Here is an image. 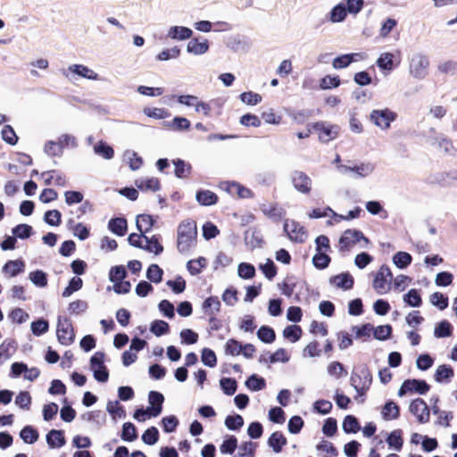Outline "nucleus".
<instances>
[{
	"instance_id": "49530a36",
	"label": "nucleus",
	"mask_w": 457,
	"mask_h": 457,
	"mask_svg": "<svg viewBox=\"0 0 457 457\" xmlns=\"http://www.w3.org/2000/svg\"><path fill=\"white\" fill-rule=\"evenodd\" d=\"M283 336L292 343H295L301 338L302 328L297 325H290L284 328Z\"/></svg>"
},
{
	"instance_id": "39448f33",
	"label": "nucleus",
	"mask_w": 457,
	"mask_h": 457,
	"mask_svg": "<svg viewBox=\"0 0 457 457\" xmlns=\"http://www.w3.org/2000/svg\"><path fill=\"white\" fill-rule=\"evenodd\" d=\"M375 164L370 162L339 164L337 171L343 175L351 174L353 179H363L373 173Z\"/></svg>"
},
{
	"instance_id": "603ef678",
	"label": "nucleus",
	"mask_w": 457,
	"mask_h": 457,
	"mask_svg": "<svg viewBox=\"0 0 457 457\" xmlns=\"http://www.w3.org/2000/svg\"><path fill=\"white\" fill-rule=\"evenodd\" d=\"M382 416L386 420L396 419L399 416V407L394 402L386 403L382 410Z\"/></svg>"
},
{
	"instance_id": "e433bc0d",
	"label": "nucleus",
	"mask_w": 457,
	"mask_h": 457,
	"mask_svg": "<svg viewBox=\"0 0 457 457\" xmlns=\"http://www.w3.org/2000/svg\"><path fill=\"white\" fill-rule=\"evenodd\" d=\"M15 351L13 341H4L0 345V365L9 360Z\"/></svg>"
},
{
	"instance_id": "79ce46f5",
	"label": "nucleus",
	"mask_w": 457,
	"mask_h": 457,
	"mask_svg": "<svg viewBox=\"0 0 457 457\" xmlns=\"http://www.w3.org/2000/svg\"><path fill=\"white\" fill-rule=\"evenodd\" d=\"M20 436L26 444H34L38 439L37 431L31 426H25L20 432Z\"/></svg>"
},
{
	"instance_id": "37998d69",
	"label": "nucleus",
	"mask_w": 457,
	"mask_h": 457,
	"mask_svg": "<svg viewBox=\"0 0 457 457\" xmlns=\"http://www.w3.org/2000/svg\"><path fill=\"white\" fill-rule=\"evenodd\" d=\"M206 265L207 260L204 257H199L197 259L188 261L187 263V269L191 275H197Z\"/></svg>"
},
{
	"instance_id": "f8f14e48",
	"label": "nucleus",
	"mask_w": 457,
	"mask_h": 457,
	"mask_svg": "<svg viewBox=\"0 0 457 457\" xmlns=\"http://www.w3.org/2000/svg\"><path fill=\"white\" fill-rule=\"evenodd\" d=\"M284 230L292 241L303 243L307 238V233L304 228L295 220H286Z\"/></svg>"
},
{
	"instance_id": "2eb2a0df",
	"label": "nucleus",
	"mask_w": 457,
	"mask_h": 457,
	"mask_svg": "<svg viewBox=\"0 0 457 457\" xmlns=\"http://www.w3.org/2000/svg\"><path fill=\"white\" fill-rule=\"evenodd\" d=\"M220 187L229 195H237L240 198H249L252 196L250 189L234 181H223L220 184Z\"/></svg>"
},
{
	"instance_id": "864d4df0",
	"label": "nucleus",
	"mask_w": 457,
	"mask_h": 457,
	"mask_svg": "<svg viewBox=\"0 0 457 457\" xmlns=\"http://www.w3.org/2000/svg\"><path fill=\"white\" fill-rule=\"evenodd\" d=\"M237 275L243 279H250L255 276V268L247 262H241L237 268Z\"/></svg>"
},
{
	"instance_id": "09e8293b",
	"label": "nucleus",
	"mask_w": 457,
	"mask_h": 457,
	"mask_svg": "<svg viewBox=\"0 0 457 457\" xmlns=\"http://www.w3.org/2000/svg\"><path fill=\"white\" fill-rule=\"evenodd\" d=\"M239 98L243 104L247 105H256L262 100V97L260 94L253 91L243 92L240 94Z\"/></svg>"
},
{
	"instance_id": "412c9836",
	"label": "nucleus",
	"mask_w": 457,
	"mask_h": 457,
	"mask_svg": "<svg viewBox=\"0 0 457 457\" xmlns=\"http://www.w3.org/2000/svg\"><path fill=\"white\" fill-rule=\"evenodd\" d=\"M431 145L436 146L441 152L447 155H453L456 152L452 140L443 135L433 137Z\"/></svg>"
},
{
	"instance_id": "f03ea898",
	"label": "nucleus",
	"mask_w": 457,
	"mask_h": 457,
	"mask_svg": "<svg viewBox=\"0 0 457 457\" xmlns=\"http://www.w3.org/2000/svg\"><path fill=\"white\" fill-rule=\"evenodd\" d=\"M429 59L423 53H414L409 59V74L411 78L423 80L428 75Z\"/></svg>"
},
{
	"instance_id": "de8ad7c7",
	"label": "nucleus",
	"mask_w": 457,
	"mask_h": 457,
	"mask_svg": "<svg viewBox=\"0 0 457 457\" xmlns=\"http://www.w3.org/2000/svg\"><path fill=\"white\" fill-rule=\"evenodd\" d=\"M386 443L391 448L395 451H400L403 444L402 432L400 430H394L391 432L386 438Z\"/></svg>"
},
{
	"instance_id": "f704fd0d",
	"label": "nucleus",
	"mask_w": 457,
	"mask_h": 457,
	"mask_svg": "<svg viewBox=\"0 0 457 457\" xmlns=\"http://www.w3.org/2000/svg\"><path fill=\"white\" fill-rule=\"evenodd\" d=\"M143 112L147 117L155 120H163L170 116V112L165 108L145 107L143 109Z\"/></svg>"
},
{
	"instance_id": "473e14b6",
	"label": "nucleus",
	"mask_w": 457,
	"mask_h": 457,
	"mask_svg": "<svg viewBox=\"0 0 457 457\" xmlns=\"http://www.w3.org/2000/svg\"><path fill=\"white\" fill-rule=\"evenodd\" d=\"M137 228L141 234L147 233L154 226V220L151 215L141 214L137 217Z\"/></svg>"
},
{
	"instance_id": "f257e3e1",
	"label": "nucleus",
	"mask_w": 457,
	"mask_h": 457,
	"mask_svg": "<svg viewBox=\"0 0 457 457\" xmlns=\"http://www.w3.org/2000/svg\"><path fill=\"white\" fill-rule=\"evenodd\" d=\"M197 228L194 220H184L178 228V250L181 253H187L196 245Z\"/></svg>"
},
{
	"instance_id": "2f4dec72",
	"label": "nucleus",
	"mask_w": 457,
	"mask_h": 457,
	"mask_svg": "<svg viewBox=\"0 0 457 457\" xmlns=\"http://www.w3.org/2000/svg\"><path fill=\"white\" fill-rule=\"evenodd\" d=\"M454 375L453 370L451 366L446 364L439 365L435 373V379L436 382L442 383L449 381Z\"/></svg>"
},
{
	"instance_id": "a19ab883",
	"label": "nucleus",
	"mask_w": 457,
	"mask_h": 457,
	"mask_svg": "<svg viewBox=\"0 0 457 457\" xmlns=\"http://www.w3.org/2000/svg\"><path fill=\"white\" fill-rule=\"evenodd\" d=\"M373 326L370 323L361 325V326H354L352 328V331L355 335V338L362 339L366 341L369 339L372 334Z\"/></svg>"
},
{
	"instance_id": "4be33fe9",
	"label": "nucleus",
	"mask_w": 457,
	"mask_h": 457,
	"mask_svg": "<svg viewBox=\"0 0 457 457\" xmlns=\"http://www.w3.org/2000/svg\"><path fill=\"white\" fill-rule=\"evenodd\" d=\"M329 282L337 288L348 290L353 286V278L351 274L345 272L331 277Z\"/></svg>"
},
{
	"instance_id": "a18cd8bd",
	"label": "nucleus",
	"mask_w": 457,
	"mask_h": 457,
	"mask_svg": "<svg viewBox=\"0 0 457 457\" xmlns=\"http://www.w3.org/2000/svg\"><path fill=\"white\" fill-rule=\"evenodd\" d=\"M94 152L97 155H101L103 158L106 160H110L113 157L114 151L112 146L108 145L106 143L100 141L96 145H94Z\"/></svg>"
},
{
	"instance_id": "bb28decb",
	"label": "nucleus",
	"mask_w": 457,
	"mask_h": 457,
	"mask_svg": "<svg viewBox=\"0 0 457 457\" xmlns=\"http://www.w3.org/2000/svg\"><path fill=\"white\" fill-rule=\"evenodd\" d=\"M42 177L45 178V183L46 185H54L64 187L66 185L65 176L59 171H46L42 173Z\"/></svg>"
},
{
	"instance_id": "0eeeda50",
	"label": "nucleus",
	"mask_w": 457,
	"mask_h": 457,
	"mask_svg": "<svg viewBox=\"0 0 457 457\" xmlns=\"http://www.w3.org/2000/svg\"><path fill=\"white\" fill-rule=\"evenodd\" d=\"M397 114L388 108L373 110L370 112V120L380 129L387 130L390 125L395 120Z\"/></svg>"
},
{
	"instance_id": "c85d7f7f",
	"label": "nucleus",
	"mask_w": 457,
	"mask_h": 457,
	"mask_svg": "<svg viewBox=\"0 0 457 457\" xmlns=\"http://www.w3.org/2000/svg\"><path fill=\"white\" fill-rule=\"evenodd\" d=\"M46 442L50 448H61L65 445V438L62 431L52 429L46 435Z\"/></svg>"
},
{
	"instance_id": "b1692460",
	"label": "nucleus",
	"mask_w": 457,
	"mask_h": 457,
	"mask_svg": "<svg viewBox=\"0 0 457 457\" xmlns=\"http://www.w3.org/2000/svg\"><path fill=\"white\" fill-rule=\"evenodd\" d=\"M346 16L347 12L345 4L344 2H340L330 10L328 19L331 23H340L346 19Z\"/></svg>"
},
{
	"instance_id": "bf43d9fd",
	"label": "nucleus",
	"mask_w": 457,
	"mask_h": 457,
	"mask_svg": "<svg viewBox=\"0 0 457 457\" xmlns=\"http://www.w3.org/2000/svg\"><path fill=\"white\" fill-rule=\"evenodd\" d=\"M256 444L249 441L239 445L236 457H253Z\"/></svg>"
},
{
	"instance_id": "e2e57ef3",
	"label": "nucleus",
	"mask_w": 457,
	"mask_h": 457,
	"mask_svg": "<svg viewBox=\"0 0 457 457\" xmlns=\"http://www.w3.org/2000/svg\"><path fill=\"white\" fill-rule=\"evenodd\" d=\"M137 437V429L136 427L130 423L126 422L123 424L122 433H121V438L124 441L132 442L136 440Z\"/></svg>"
},
{
	"instance_id": "ea45409f",
	"label": "nucleus",
	"mask_w": 457,
	"mask_h": 457,
	"mask_svg": "<svg viewBox=\"0 0 457 457\" xmlns=\"http://www.w3.org/2000/svg\"><path fill=\"white\" fill-rule=\"evenodd\" d=\"M411 255L406 252H397L393 256L394 264L401 270L407 268L411 263Z\"/></svg>"
},
{
	"instance_id": "6e6d98bb",
	"label": "nucleus",
	"mask_w": 457,
	"mask_h": 457,
	"mask_svg": "<svg viewBox=\"0 0 457 457\" xmlns=\"http://www.w3.org/2000/svg\"><path fill=\"white\" fill-rule=\"evenodd\" d=\"M82 285L83 281L80 278L73 277L70 280L69 285L64 288L62 294V296L65 298L71 296L74 292L79 291L82 287Z\"/></svg>"
},
{
	"instance_id": "c756f323",
	"label": "nucleus",
	"mask_w": 457,
	"mask_h": 457,
	"mask_svg": "<svg viewBox=\"0 0 457 457\" xmlns=\"http://www.w3.org/2000/svg\"><path fill=\"white\" fill-rule=\"evenodd\" d=\"M377 66L381 71H391L394 68V54L389 52L381 53L376 61Z\"/></svg>"
},
{
	"instance_id": "7ed1b4c3",
	"label": "nucleus",
	"mask_w": 457,
	"mask_h": 457,
	"mask_svg": "<svg viewBox=\"0 0 457 457\" xmlns=\"http://www.w3.org/2000/svg\"><path fill=\"white\" fill-rule=\"evenodd\" d=\"M62 74L70 81H74L78 79H85L92 81L100 79L98 73L93 69L87 65L79 63L69 65L66 69L62 71Z\"/></svg>"
},
{
	"instance_id": "cd10ccee",
	"label": "nucleus",
	"mask_w": 457,
	"mask_h": 457,
	"mask_svg": "<svg viewBox=\"0 0 457 457\" xmlns=\"http://www.w3.org/2000/svg\"><path fill=\"white\" fill-rule=\"evenodd\" d=\"M204 313L210 317L215 316L220 310V302L216 296H210L203 303Z\"/></svg>"
},
{
	"instance_id": "5701e85b",
	"label": "nucleus",
	"mask_w": 457,
	"mask_h": 457,
	"mask_svg": "<svg viewBox=\"0 0 457 457\" xmlns=\"http://www.w3.org/2000/svg\"><path fill=\"white\" fill-rule=\"evenodd\" d=\"M25 263L21 260L8 261L3 267V272L8 278L16 277L18 274L24 271Z\"/></svg>"
},
{
	"instance_id": "69168bd1",
	"label": "nucleus",
	"mask_w": 457,
	"mask_h": 457,
	"mask_svg": "<svg viewBox=\"0 0 457 457\" xmlns=\"http://www.w3.org/2000/svg\"><path fill=\"white\" fill-rule=\"evenodd\" d=\"M125 158L132 170H138L142 165V158L134 151L128 150L125 152Z\"/></svg>"
},
{
	"instance_id": "13d9d810",
	"label": "nucleus",
	"mask_w": 457,
	"mask_h": 457,
	"mask_svg": "<svg viewBox=\"0 0 457 457\" xmlns=\"http://www.w3.org/2000/svg\"><path fill=\"white\" fill-rule=\"evenodd\" d=\"M166 126L174 130H187L190 128V121L184 117H175Z\"/></svg>"
},
{
	"instance_id": "774afa93",
	"label": "nucleus",
	"mask_w": 457,
	"mask_h": 457,
	"mask_svg": "<svg viewBox=\"0 0 457 457\" xmlns=\"http://www.w3.org/2000/svg\"><path fill=\"white\" fill-rule=\"evenodd\" d=\"M317 450L324 454V457H337V451L328 441H322L317 445Z\"/></svg>"
},
{
	"instance_id": "6e6552de",
	"label": "nucleus",
	"mask_w": 457,
	"mask_h": 457,
	"mask_svg": "<svg viewBox=\"0 0 457 457\" xmlns=\"http://www.w3.org/2000/svg\"><path fill=\"white\" fill-rule=\"evenodd\" d=\"M90 370L94 374V378L102 383L109 378L108 370L104 365V353L96 352L90 359Z\"/></svg>"
},
{
	"instance_id": "680f3d73",
	"label": "nucleus",
	"mask_w": 457,
	"mask_h": 457,
	"mask_svg": "<svg viewBox=\"0 0 457 457\" xmlns=\"http://www.w3.org/2000/svg\"><path fill=\"white\" fill-rule=\"evenodd\" d=\"M14 237L20 239L29 238L32 233V227L28 224H20L12 229Z\"/></svg>"
},
{
	"instance_id": "58836bf2",
	"label": "nucleus",
	"mask_w": 457,
	"mask_h": 457,
	"mask_svg": "<svg viewBox=\"0 0 457 457\" xmlns=\"http://www.w3.org/2000/svg\"><path fill=\"white\" fill-rule=\"evenodd\" d=\"M142 249L155 254L161 253L163 250L155 236H153L152 237H147L146 236L144 237V247H142Z\"/></svg>"
},
{
	"instance_id": "5fc2aeb1",
	"label": "nucleus",
	"mask_w": 457,
	"mask_h": 457,
	"mask_svg": "<svg viewBox=\"0 0 457 457\" xmlns=\"http://www.w3.org/2000/svg\"><path fill=\"white\" fill-rule=\"evenodd\" d=\"M392 334V327L390 325H381L373 327L372 335L374 338L383 341L390 337Z\"/></svg>"
},
{
	"instance_id": "dca6fc26",
	"label": "nucleus",
	"mask_w": 457,
	"mask_h": 457,
	"mask_svg": "<svg viewBox=\"0 0 457 457\" xmlns=\"http://www.w3.org/2000/svg\"><path fill=\"white\" fill-rule=\"evenodd\" d=\"M223 106V102L220 99H212L209 102L203 101L201 99L198 100L195 112L199 114H203L205 117H210L212 114L213 109H220ZM220 113V112H218Z\"/></svg>"
},
{
	"instance_id": "aec40b11",
	"label": "nucleus",
	"mask_w": 457,
	"mask_h": 457,
	"mask_svg": "<svg viewBox=\"0 0 457 457\" xmlns=\"http://www.w3.org/2000/svg\"><path fill=\"white\" fill-rule=\"evenodd\" d=\"M209 41L204 38L195 37L187 45V52L193 55H203L209 51Z\"/></svg>"
},
{
	"instance_id": "393cba45",
	"label": "nucleus",
	"mask_w": 457,
	"mask_h": 457,
	"mask_svg": "<svg viewBox=\"0 0 457 457\" xmlns=\"http://www.w3.org/2000/svg\"><path fill=\"white\" fill-rule=\"evenodd\" d=\"M135 185L142 191L155 192L160 188V182L156 178H139L135 181Z\"/></svg>"
},
{
	"instance_id": "1a4fd4ad",
	"label": "nucleus",
	"mask_w": 457,
	"mask_h": 457,
	"mask_svg": "<svg viewBox=\"0 0 457 457\" xmlns=\"http://www.w3.org/2000/svg\"><path fill=\"white\" fill-rule=\"evenodd\" d=\"M56 334L58 341L63 345H69L74 341L73 327L68 318L58 320Z\"/></svg>"
},
{
	"instance_id": "72a5a7b5",
	"label": "nucleus",
	"mask_w": 457,
	"mask_h": 457,
	"mask_svg": "<svg viewBox=\"0 0 457 457\" xmlns=\"http://www.w3.org/2000/svg\"><path fill=\"white\" fill-rule=\"evenodd\" d=\"M397 26V21L394 18H386L384 20L378 29V36L382 39H386L389 37L390 33L395 29Z\"/></svg>"
},
{
	"instance_id": "a211bd4d",
	"label": "nucleus",
	"mask_w": 457,
	"mask_h": 457,
	"mask_svg": "<svg viewBox=\"0 0 457 457\" xmlns=\"http://www.w3.org/2000/svg\"><path fill=\"white\" fill-rule=\"evenodd\" d=\"M365 58L362 53L345 54L336 57L332 62V67L336 70L348 67L352 62L363 60Z\"/></svg>"
},
{
	"instance_id": "4468645a",
	"label": "nucleus",
	"mask_w": 457,
	"mask_h": 457,
	"mask_svg": "<svg viewBox=\"0 0 457 457\" xmlns=\"http://www.w3.org/2000/svg\"><path fill=\"white\" fill-rule=\"evenodd\" d=\"M410 411L416 416L420 423H427L429 420V409L427 403L420 398L413 400L410 404Z\"/></svg>"
},
{
	"instance_id": "c9c22d12",
	"label": "nucleus",
	"mask_w": 457,
	"mask_h": 457,
	"mask_svg": "<svg viewBox=\"0 0 457 457\" xmlns=\"http://www.w3.org/2000/svg\"><path fill=\"white\" fill-rule=\"evenodd\" d=\"M108 228L112 233L123 236L127 230V221L123 218L112 219L109 221Z\"/></svg>"
},
{
	"instance_id": "ddd939ff",
	"label": "nucleus",
	"mask_w": 457,
	"mask_h": 457,
	"mask_svg": "<svg viewBox=\"0 0 457 457\" xmlns=\"http://www.w3.org/2000/svg\"><path fill=\"white\" fill-rule=\"evenodd\" d=\"M429 390V386L424 380L408 379L401 386L398 395L403 396L409 392H416L420 395H425Z\"/></svg>"
},
{
	"instance_id": "a878e982",
	"label": "nucleus",
	"mask_w": 457,
	"mask_h": 457,
	"mask_svg": "<svg viewBox=\"0 0 457 457\" xmlns=\"http://www.w3.org/2000/svg\"><path fill=\"white\" fill-rule=\"evenodd\" d=\"M261 210L265 216L274 220H279L286 214L285 210L278 204H262Z\"/></svg>"
},
{
	"instance_id": "8fccbe9b",
	"label": "nucleus",
	"mask_w": 457,
	"mask_h": 457,
	"mask_svg": "<svg viewBox=\"0 0 457 457\" xmlns=\"http://www.w3.org/2000/svg\"><path fill=\"white\" fill-rule=\"evenodd\" d=\"M257 337L262 342L266 344L272 343L276 338L274 330L268 326H262L257 331Z\"/></svg>"
},
{
	"instance_id": "c03bdc74",
	"label": "nucleus",
	"mask_w": 457,
	"mask_h": 457,
	"mask_svg": "<svg viewBox=\"0 0 457 457\" xmlns=\"http://www.w3.org/2000/svg\"><path fill=\"white\" fill-rule=\"evenodd\" d=\"M452 325L447 320L437 323L434 328V336L436 338L447 337L452 335Z\"/></svg>"
},
{
	"instance_id": "6ab92c4d",
	"label": "nucleus",
	"mask_w": 457,
	"mask_h": 457,
	"mask_svg": "<svg viewBox=\"0 0 457 457\" xmlns=\"http://www.w3.org/2000/svg\"><path fill=\"white\" fill-rule=\"evenodd\" d=\"M193 30L187 27L173 25L167 29L166 37L171 40L184 41L192 37Z\"/></svg>"
},
{
	"instance_id": "4d7b16f0",
	"label": "nucleus",
	"mask_w": 457,
	"mask_h": 457,
	"mask_svg": "<svg viewBox=\"0 0 457 457\" xmlns=\"http://www.w3.org/2000/svg\"><path fill=\"white\" fill-rule=\"evenodd\" d=\"M403 301L411 307L420 306L422 301L417 289H411L403 295Z\"/></svg>"
},
{
	"instance_id": "338daca9",
	"label": "nucleus",
	"mask_w": 457,
	"mask_h": 457,
	"mask_svg": "<svg viewBox=\"0 0 457 457\" xmlns=\"http://www.w3.org/2000/svg\"><path fill=\"white\" fill-rule=\"evenodd\" d=\"M146 278L154 283L162 281V270L156 264H151L146 271Z\"/></svg>"
},
{
	"instance_id": "0e129e2a",
	"label": "nucleus",
	"mask_w": 457,
	"mask_h": 457,
	"mask_svg": "<svg viewBox=\"0 0 457 457\" xmlns=\"http://www.w3.org/2000/svg\"><path fill=\"white\" fill-rule=\"evenodd\" d=\"M180 55V49L178 46H173L171 48L163 49L161 51L156 59L158 61H168L170 59H177Z\"/></svg>"
},
{
	"instance_id": "f3484780",
	"label": "nucleus",
	"mask_w": 457,
	"mask_h": 457,
	"mask_svg": "<svg viewBox=\"0 0 457 457\" xmlns=\"http://www.w3.org/2000/svg\"><path fill=\"white\" fill-rule=\"evenodd\" d=\"M292 181L295 188L303 194H308L312 189V179L303 171H295Z\"/></svg>"
},
{
	"instance_id": "20e7f679",
	"label": "nucleus",
	"mask_w": 457,
	"mask_h": 457,
	"mask_svg": "<svg viewBox=\"0 0 457 457\" xmlns=\"http://www.w3.org/2000/svg\"><path fill=\"white\" fill-rule=\"evenodd\" d=\"M351 386L358 395L362 396L372 383V375L366 365H362L353 372L350 378Z\"/></svg>"
},
{
	"instance_id": "3c124183",
	"label": "nucleus",
	"mask_w": 457,
	"mask_h": 457,
	"mask_svg": "<svg viewBox=\"0 0 457 457\" xmlns=\"http://www.w3.org/2000/svg\"><path fill=\"white\" fill-rule=\"evenodd\" d=\"M327 371H328V375H330L331 377H334L337 379H338L344 376H346V374H347L343 364L340 363L339 361L330 362L327 367Z\"/></svg>"
},
{
	"instance_id": "9b49d317",
	"label": "nucleus",
	"mask_w": 457,
	"mask_h": 457,
	"mask_svg": "<svg viewBox=\"0 0 457 457\" xmlns=\"http://www.w3.org/2000/svg\"><path fill=\"white\" fill-rule=\"evenodd\" d=\"M312 128L319 135V139L323 143H328L337 137L339 127L337 125H329L325 122H316Z\"/></svg>"
},
{
	"instance_id": "7c9ffc66",
	"label": "nucleus",
	"mask_w": 457,
	"mask_h": 457,
	"mask_svg": "<svg viewBox=\"0 0 457 457\" xmlns=\"http://www.w3.org/2000/svg\"><path fill=\"white\" fill-rule=\"evenodd\" d=\"M196 201L204 206H209L215 204L218 200V196L215 193L210 190H200L196 193L195 195Z\"/></svg>"
},
{
	"instance_id": "423d86ee",
	"label": "nucleus",
	"mask_w": 457,
	"mask_h": 457,
	"mask_svg": "<svg viewBox=\"0 0 457 457\" xmlns=\"http://www.w3.org/2000/svg\"><path fill=\"white\" fill-rule=\"evenodd\" d=\"M392 272L388 266L382 265L375 274L373 288L378 295H385L389 292L392 283Z\"/></svg>"
},
{
	"instance_id": "4c0bfd02",
	"label": "nucleus",
	"mask_w": 457,
	"mask_h": 457,
	"mask_svg": "<svg viewBox=\"0 0 457 457\" xmlns=\"http://www.w3.org/2000/svg\"><path fill=\"white\" fill-rule=\"evenodd\" d=\"M269 445L274 452L279 453L282 447L287 444V439L280 432H274L269 438Z\"/></svg>"
},
{
	"instance_id": "052dcab7",
	"label": "nucleus",
	"mask_w": 457,
	"mask_h": 457,
	"mask_svg": "<svg viewBox=\"0 0 457 457\" xmlns=\"http://www.w3.org/2000/svg\"><path fill=\"white\" fill-rule=\"evenodd\" d=\"M342 427L345 433H356L360 429L357 419L352 415H347L345 418Z\"/></svg>"
},
{
	"instance_id": "9d476101",
	"label": "nucleus",
	"mask_w": 457,
	"mask_h": 457,
	"mask_svg": "<svg viewBox=\"0 0 457 457\" xmlns=\"http://www.w3.org/2000/svg\"><path fill=\"white\" fill-rule=\"evenodd\" d=\"M361 241H363L365 245L369 244V239L364 237L362 232L356 229H347L339 238L340 249L349 250Z\"/></svg>"
}]
</instances>
